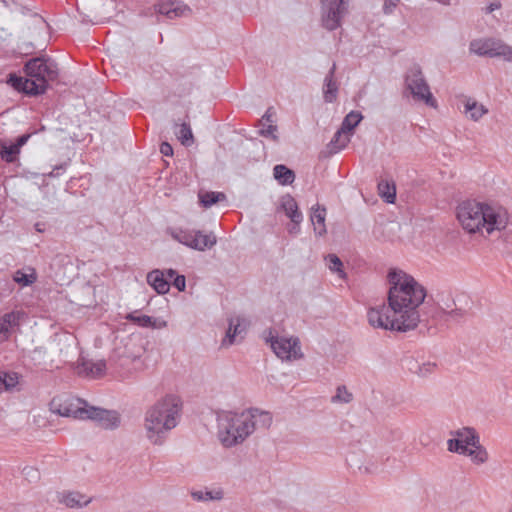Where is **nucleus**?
Segmentation results:
<instances>
[{
	"mask_svg": "<svg viewBox=\"0 0 512 512\" xmlns=\"http://www.w3.org/2000/svg\"><path fill=\"white\" fill-rule=\"evenodd\" d=\"M273 175L274 178L278 181V183L283 186L290 185L295 180L294 171L283 164H278L274 166Z\"/></svg>",
	"mask_w": 512,
	"mask_h": 512,
	"instance_id": "25",
	"label": "nucleus"
},
{
	"mask_svg": "<svg viewBox=\"0 0 512 512\" xmlns=\"http://www.w3.org/2000/svg\"><path fill=\"white\" fill-rule=\"evenodd\" d=\"M505 223L499 225L498 228H495V231L502 232L501 238L505 243L512 244V221L509 220V215L507 210L505 209Z\"/></svg>",
	"mask_w": 512,
	"mask_h": 512,
	"instance_id": "36",
	"label": "nucleus"
},
{
	"mask_svg": "<svg viewBox=\"0 0 512 512\" xmlns=\"http://www.w3.org/2000/svg\"><path fill=\"white\" fill-rule=\"evenodd\" d=\"M404 93H409L415 101L436 107V100L419 64H413L404 74Z\"/></svg>",
	"mask_w": 512,
	"mask_h": 512,
	"instance_id": "6",
	"label": "nucleus"
},
{
	"mask_svg": "<svg viewBox=\"0 0 512 512\" xmlns=\"http://www.w3.org/2000/svg\"><path fill=\"white\" fill-rule=\"evenodd\" d=\"M438 2L444 5H449V2L447 0H438Z\"/></svg>",
	"mask_w": 512,
	"mask_h": 512,
	"instance_id": "58",
	"label": "nucleus"
},
{
	"mask_svg": "<svg viewBox=\"0 0 512 512\" xmlns=\"http://www.w3.org/2000/svg\"><path fill=\"white\" fill-rule=\"evenodd\" d=\"M362 118L363 116L360 112L351 111L344 117L342 124L340 126L341 131H345L348 134L352 133V131L355 129L356 126H358Z\"/></svg>",
	"mask_w": 512,
	"mask_h": 512,
	"instance_id": "29",
	"label": "nucleus"
},
{
	"mask_svg": "<svg viewBox=\"0 0 512 512\" xmlns=\"http://www.w3.org/2000/svg\"><path fill=\"white\" fill-rule=\"evenodd\" d=\"M26 77L10 73L7 83L17 92L30 97L44 94L50 81L58 78V67L54 60L41 56L28 60L24 65Z\"/></svg>",
	"mask_w": 512,
	"mask_h": 512,
	"instance_id": "2",
	"label": "nucleus"
},
{
	"mask_svg": "<svg viewBox=\"0 0 512 512\" xmlns=\"http://www.w3.org/2000/svg\"><path fill=\"white\" fill-rule=\"evenodd\" d=\"M23 474L30 479H37L39 478V472L37 469L33 467H25L23 469Z\"/></svg>",
	"mask_w": 512,
	"mask_h": 512,
	"instance_id": "51",
	"label": "nucleus"
},
{
	"mask_svg": "<svg viewBox=\"0 0 512 512\" xmlns=\"http://www.w3.org/2000/svg\"><path fill=\"white\" fill-rule=\"evenodd\" d=\"M75 413L79 416V419L93 420L106 430H115L121 424V416L116 410L85 406L77 408Z\"/></svg>",
	"mask_w": 512,
	"mask_h": 512,
	"instance_id": "9",
	"label": "nucleus"
},
{
	"mask_svg": "<svg viewBox=\"0 0 512 512\" xmlns=\"http://www.w3.org/2000/svg\"><path fill=\"white\" fill-rule=\"evenodd\" d=\"M154 9L168 19L182 17L191 11L186 4L177 0H161L154 5Z\"/></svg>",
	"mask_w": 512,
	"mask_h": 512,
	"instance_id": "14",
	"label": "nucleus"
},
{
	"mask_svg": "<svg viewBox=\"0 0 512 512\" xmlns=\"http://www.w3.org/2000/svg\"><path fill=\"white\" fill-rule=\"evenodd\" d=\"M441 313H442V317L445 320L452 319L456 322H459L461 319H463L465 317L466 310L461 309V308H455L450 311L442 310Z\"/></svg>",
	"mask_w": 512,
	"mask_h": 512,
	"instance_id": "40",
	"label": "nucleus"
},
{
	"mask_svg": "<svg viewBox=\"0 0 512 512\" xmlns=\"http://www.w3.org/2000/svg\"><path fill=\"white\" fill-rule=\"evenodd\" d=\"M471 448H467L465 456H469L472 462L476 465L484 464L488 461V452L480 444V438L478 437V443L475 445H469Z\"/></svg>",
	"mask_w": 512,
	"mask_h": 512,
	"instance_id": "23",
	"label": "nucleus"
},
{
	"mask_svg": "<svg viewBox=\"0 0 512 512\" xmlns=\"http://www.w3.org/2000/svg\"><path fill=\"white\" fill-rule=\"evenodd\" d=\"M350 142V136L347 132L341 131L339 128L331 139L329 146L331 151L338 152L341 149H344L348 143Z\"/></svg>",
	"mask_w": 512,
	"mask_h": 512,
	"instance_id": "28",
	"label": "nucleus"
},
{
	"mask_svg": "<svg viewBox=\"0 0 512 512\" xmlns=\"http://www.w3.org/2000/svg\"><path fill=\"white\" fill-rule=\"evenodd\" d=\"M25 51V54H31L33 52L34 46L30 42L23 43V46L21 47Z\"/></svg>",
	"mask_w": 512,
	"mask_h": 512,
	"instance_id": "54",
	"label": "nucleus"
},
{
	"mask_svg": "<svg viewBox=\"0 0 512 512\" xmlns=\"http://www.w3.org/2000/svg\"><path fill=\"white\" fill-rule=\"evenodd\" d=\"M325 217H326V208L324 206H320L317 204L312 207L311 213V221L314 224V230L319 235L322 236L326 233L325 228Z\"/></svg>",
	"mask_w": 512,
	"mask_h": 512,
	"instance_id": "22",
	"label": "nucleus"
},
{
	"mask_svg": "<svg viewBox=\"0 0 512 512\" xmlns=\"http://www.w3.org/2000/svg\"><path fill=\"white\" fill-rule=\"evenodd\" d=\"M387 279L389 283L387 299L391 312L403 319L407 328L414 330L420 322L417 309L425 300V288L414 277L397 268L389 270Z\"/></svg>",
	"mask_w": 512,
	"mask_h": 512,
	"instance_id": "1",
	"label": "nucleus"
},
{
	"mask_svg": "<svg viewBox=\"0 0 512 512\" xmlns=\"http://www.w3.org/2000/svg\"><path fill=\"white\" fill-rule=\"evenodd\" d=\"M224 199H226V196L222 192L210 191V192H205V193L199 194V201H200L201 205L206 208L211 207L212 205H214L217 202L222 201Z\"/></svg>",
	"mask_w": 512,
	"mask_h": 512,
	"instance_id": "32",
	"label": "nucleus"
},
{
	"mask_svg": "<svg viewBox=\"0 0 512 512\" xmlns=\"http://www.w3.org/2000/svg\"><path fill=\"white\" fill-rule=\"evenodd\" d=\"M241 319L239 317L237 318H231L229 320V327L226 331V336L223 340V344L231 345L235 342V338L237 335H240L244 329L241 328L240 325Z\"/></svg>",
	"mask_w": 512,
	"mask_h": 512,
	"instance_id": "27",
	"label": "nucleus"
},
{
	"mask_svg": "<svg viewBox=\"0 0 512 512\" xmlns=\"http://www.w3.org/2000/svg\"><path fill=\"white\" fill-rule=\"evenodd\" d=\"M19 383V375L16 372H5L0 376V393L13 390Z\"/></svg>",
	"mask_w": 512,
	"mask_h": 512,
	"instance_id": "30",
	"label": "nucleus"
},
{
	"mask_svg": "<svg viewBox=\"0 0 512 512\" xmlns=\"http://www.w3.org/2000/svg\"><path fill=\"white\" fill-rule=\"evenodd\" d=\"M249 413L251 416V423L253 425V432L257 428H269L272 423V415L267 411H261L257 408H250L243 411Z\"/></svg>",
	"mask_w": 512,
	"mask_h": 512,
	"instance_id": "20",
	"label": "nucleus"
},
{
	"mask_svg": "<svg viewBox=\"0 0 512 512\" xmlns=\"http://www.w3.org/2000/svg\"><path fill=\"white\" fill-rule=\"evenodd\" d=\"M13 279L16 283L22 286H29L35 282L36 276L34 274H26L21 270H17Z\"/></svg>",
	"mask_w": 512,
	"mask_h": 512,
	"instance_id": "39",
	"label": "nucleus"
},
{
	"mask_svg": "<svg viewBox=\"0 0 512 512\" xmlns=\"http://www.w3.org/2000/svg\"><path fill=\"white\" fill-rule=\"evenodd\" d=\"M478 443V434L476 431H472L471 435L465 437V439L452 438L447 441V449L451 453H458L465 455L469 445H475Z\"/></svg>",
	"mask_w": 512,
	"mask_h": 512,
	"instance_id": "17",
	"label": "nucleus"
},
{
	"mask_svg": "<svg viewBox=\"0 0 512 512\" xmlns=\"http://www.w3.org/2000/svg\"><path fill=\"white\" fill-rule=\"evenodd\" d=\"M67 163H62L55 166L51 172L47 174L48 177H59L66 169Z\"/></svg>",
	"mask_w": 512,
	"mask_h": 512,
	"instance_id": "49",
	"label": "nucleus"
},
{
	"mask_svg": "<svg viewBox=\"0 0 512 512\" xmlns=\"http://www.w3.org/2000/svg\"><path fill=\"white\" fill-rule=\"evenodd\" d=\"M181 411L180 399L166 395L145 412L144 429L147 439L154 445H162L167 433L174 429Z\"/></svg>",
	"mask_w": 512,
	"mask_h": 512,
	"instance_id": "3",
	"label": "nucleus"
},
{
	"mask_svg": "<svg viewBox=\"0 0 512 512\" xmlns=\"http://www.w3.org/2000/svg\"><path fill=\"white\" fill-rule=\"evenodd\" d=\"M191 496L196 501H211L221 500L223 498V491L218 490H206V491H193Z\"/></svg>",
	"mask_w": 512,
	"mask_h": 512,
	"instance_id": "31",
	"label": "nucleus"
},
{
	"mask_svg": "<svg viewBox=\"0 0 512 512\" xmlns=\"http://www.w3.org/2000/svg\"><path fill=\"white\" fill-rule=\"evenodd\" d=\"M263 337L266 343L270 344L276 356L282 360H297L303 357L300 341L296 338H285L274 335L272 329L265 330Z\"/></svg>",
	"mask_w": 512,
	"mask_h": 512,
	"instance_id": "7",
	"label": "nucleus"
},
{
	"mask_svg": "<svg viewBox=\"0 0 512 512\" xmlns=\"http://www.w3.org/2000/svg\"><path fill=\"white\" fill-rule=\"evenodd\" d=\"M400 0H385L383 11L385 14H391Z\"/></svg>",
	"mask_w": 512,
	"mask_h": 512,
	"instance_id": "48",
	"label": "nucleus"
},
{
	"mask_svg": "<svg viewBox=\"0 0 512 512\" xmlns=\"http://www.w3.org/2000/svg\"><path fill=\"white\" fill-rule=\"evenodd\" d=\"M126 319L141 327H155V319L148 315L136 316L133 313H129Z\"/></svg>",
	"mask_w": 512,
	"mask_h": 512,
	"instance_id": "37",
	"label": "nucleus"
},
{
	"mask_svg": "<svg viewBox=\"0 0 512 512\" xmlns=\"http://www.w3.org/2000/svg\"><path fill=\"white\" fill-rule=\"evenodd\" d=\"M30 134L20 135L15 142H13L20 150L27 143L30 138Z\"/></svg>",
	"mask_w": 512,
	"mask_h": 512,
	"instance_id": "53",
	"label": "nucleus"
},
{
	"mask_svg": "<svg viewBox=\"0 0 512 512\" xmlns=\"http://www.w3.org/2000/svg\"><path fill=\"white\" fill-rule=\"evenodd\" d=\"M218 438L221 444L230 448L242 443L253 433L251 416L243 411H223L218 415Z\"/></svg>",
	"mask_w": 512,
	"mask_h": 512,
	"instance_id": "5",
	"label": "nucleus"
},
{
	"mask_svg": "<svg viewBox=\"0 0 512 512\" xmlns=\"http://www.w3.org/2000/svg\"><path fill=\"white\" fill-rule=\"evenodd\" d=\"M77 409H71L69 406H62L60 405V407L57 409V413L61 416H64V417H74V418H79V416L75 413Z\"/></svg>",
	"mask_w": 512,
	"mask_h": 512,
	"instance_id": "46",
	"label": "nucleus"
},
{
	"mask_svg": "<svg viewBox=\"0 0 512 512\" xmlns=\"http://www.w3.org/2000/svg\"><path fill=\"white\" fill-rule=\"evenodd\" d=\"M456 216L468 233L484 231L490 235L505 223V208L491 206L476 200H466L457 206Z\"/></svg>",
	"mask_w": 512,
	"mask_h": 512,
	"instance_id": "4",
	"label": "nucleus"
},
{
	"mask_svg": "<svg viewBox=\"0 0 512 512\" xmlns=\"http://www.w3.org/2000/svg\"><path fill=\"white\" fill-rule=\"evenodd\" d=\"M416 366L417 369L414 370V372L420 377H427L428 375L432 374L437 367V365L432 362H426L421 365L416 364Z\"/></svg>",
	"mask_w": 512,
	"mask_h": 512,
	"instance_id": "41",
	"label": "nucleus"
},
{
	"mask_svg": "<svg viewBox=\"0 0 512 512\" xmlns=\"http://www.w3.org/2000/svg\"><path fill=\"white\" fill-rule=\"evenodd\" d=\"M281 207L284 210L287 217L290 218L292 223L299 225L303 220V215L299 211L298 204L294 197L290 194H286L281 199Z\"/></svg>",
	"mask_w": 512,
	"mask_h": 512,
	"instance_id": "18",
	"label": "nucleus"
},
{
	"mask_svg": "<svg viewBox=\"0 0 512 512\" xmlns=\"http://www.w3.org/2000/svg\"><path fill=\"white\" fill-rule=\"evenodd\" d=\"M160 152L164 156H172L173 155V148L168 142H162L160 145Z\"/></svg>",
	"mask_w": 512,
	"mask_h": 512,
	"instance_id": "52",
	"label": "nucleus"
},
{
	"mask_svg": "<svg viewBox=\"0 0 512 512\" xmlns=\"http://www.w3.org/2000/svg\"><path fill=\"white\" fill-rule=\"evenodd\" d=\"M172 285L180 292L185 291L186 288V279L184 275L177 274L173 279Z\"/></svg>",
	"mask_w": 512,
	"mask_h": 512,
	"instance_id": "44",
	"label": "nucleus"
},
{
	"mask_svg": "<svg viewBox=\"0 0 512 512\" xmlns=\"http://www.w3.org/2000/svg\"><path fill=\"white\" fill-rule=\"evenodd\" d=\"M21 316L22 313L19 311H12L4 314L0 318V334H3L7 339L10 330L19 326Z\"/></svg>",
	"mask_w": 512,
	"mask_h": 512,
	"instance_id": "21",
	"label": "nucleus"
},
{
	"mask_svg": "<svg viewBox=\"0 0 512 512\" xmlns=\"http://www.w3.org/2000/svg\"><path fill=\"white\" fill-rule=\"evenodd\" d=\"M347 12V0H321L322 26L329 31L336 30L341 26L342 19Z\"/></svg>",
	"mask_w": 512,
	"mask_h": 512,
	"instance_id": "10",
	"label": "nucleus"
},
{
	"mask_svg": "<svg viewBox=\"0 0 512 512\" xmlns=\"http://www.w3.org/2000/svg\"><path fill=\"white\" fill-rule=\"evenodd\" d=\"M58 500L68 508H82L91 502V498L76 491H64L58 494Z\"/></svg>",
	"mask_w": 512,
	"mask_h": 512,
	"instance_id": "15",
	"label": "nucleus"
},
{
	"mask_svg": "<svg viewBox=\"0 0 512 512\" xmlns=\"http://www.w3.org/2000/svg\"><path fill=\"white\" fill-rule=\"evenodd\" d=\"M353 399L352 394L342 385L337 388L336 394L332 397V402L349 403Z\"/></svg>",
	"mask_w": 512,
	"mask_h": 512,
	"instance_id": "38",
	"label": "nucleus"
},
{
	"mask_svg": "<svg viewBox=\"0 0 512 512\" xmlns=\"http://www.w3.org/2000/svg\"><path fill=\"white\" fill-rule=\"evenodd\" d=\"M465 112L469 113V117L473 121H478L483 115H485L488 110L477 101L472 99H467L465 104Z\"/></svg>",
	"mask_w": 512,
	"mask_h": 512,
	"instance_id": "26",
	"label": "nucleus"
},
{
	"mask_svg": "<svg viewBox=\"0 0 512 512\" xmlns=\"http://www.w3.org/2000/svg\"><path fill=\"white\" fill-rule=\"evenodd\" d=\"M106 372V362L105 360H98L94 362L93 360L86 359L84 357H80L76 366V373L79 376L96 379L104 376Z\"/></svg>",
	"mask_w": 512,
	"mask_h": 512,
	"instance_id": "13",
	"label": "nucleus"
},
{
	"mask_svg": "<svg viewBox=\"0 0 512 512\" xmlns=\"http://www.w3.org/2000/svg\"><path fill=\"white\" fill-rule=\"evenodd\" d=\"M277 131V126L273 124H269L266 128L263 126L259 130V134L263 137H270L272 140L277 142L279 140V137L275 134Z\"/></svg>",
	"mask_w": 512,
	"mask_h": 512,
	"instance_id": "42",
	"label": "nucleus"
},
{
	"mask_svg": "<svg viewBox=\"0 0 512 512\" xmlns=\"http://www.w3.org/2000/svg\"><path fill=\"white\" fill-rule=\"evenodd\" d=\"M163 272H165V278L168 280V279H174L177 275V272L174 270V269H166V270H162Z\"/></svg>",
	"mask_w": 512,
	"mask_h": 512,
	"instance_id": "55",
	"label": "nucleus"
},
{
	"mask_svg": "<svg viewBox=\"0 0 512 512\" xmlns=\"http://www.w3.org/2000/svg\"><path fill=\"white\" fill-rule=\"evenodd\" d=\"M373 236L377 240H384V226L382 224H376L373 228Z\"/></svg>",
	"mask_w": 512,
	"mask_h": 512,
	"instance_id": "50",
	"label": "nucleus"
},
{
	"mask_svg": "<svg viewBox=\"0 0 512 512\" xmlns=\"http://www.w3.org/2000/svg\"><path fill=\"white\" fill-rule=\"evenodd\" d=\"M20 154V149L13 143L0 140V158L6 163H14Z\"/></svg>",
	"mask_w": 512,
	"mask_h": 512,
	"instance_id": "24",
	"label": "nucleus"
},
{
	"mask_svg": "<svg viewBox=\"0 0 512 512\" xmlns=\"http://www.w3.org/2000/svg\"><path fill=\"white\" fill-rule=\"evenodd\" d=\"M176 134L183 145L189 146L193 142V134L189 122H182Z\"/></svg>",
	"mask_w": 512,
	"mask_h": 512,
	"instance_id": "35",
	"label": "nucleus"
},
{
	"mask_svg": "<svg viewBox=\"0 0 512 512\" xmlns=\"http://www.w3.org/2000/svg\"><path fill=\"white\" fill-rule=\"evenodd\" d=\"M273 116H274V111H273V108L270 107L266 110L265 114L262 116V118L260 119V124L262 126H265L266 123H272L273 122Z\"/></svg>",
	"mask_w": 512,
	"mask_h": 512,
	"instance_id": "47",
	"label": "nucleus"
},
{
	"mask_svg": "<svg viewBox=\"0 0 512 512\" xmlns=\"http://www.w3.org/2000/svg\"><path fill=\"white\" fill-rule=\"evenodd\" d=\"M335 71L336 64L333 63L332 67L330 68L328 74L324 79L323 97L325 102L327 103H332L337 97L338 84L334 79Z\"/></svg>",
	"mask_w": 512,
	"mask_h": 512,
	"instance_id": "19",
	"label": "nucleus"
},
{
	"mask_svg": "<svg viewBox=\"0 0 512 512\" xmlns=\"http://www.w3.org/2000/svg\"><path fill=\"white\" fill-rule=\"evenodd\" d=\"M367 319L369 324L374 328H382L385 330L407 332L410 331L406 327L405 321L397 317L391 309L384 304L377 308H370L367 312Z\"/></svg>",
	"mask_w": 512,
	"mask_h": 512,
	"instance_id": "8",
	"label": "nucleus"
},
{
	"mask_svg": "<svg viewBox=\"0 0 512 512\" xmlns=\"http://www.w3.org/2000/svg\"><path fill=\"white\" fill-rule=\"evenodd\" d=\"M378 189L380 192L381 197L387 202V203H394L396 199V188L394 184H389L388 182H380L378 184Z\"/></svg>",
	"mask_w": 512,
	"mask_h": 512,
	"instance_id": "33",
	"label": "nucleus"
},
{
	"mask_svg": "<svg viewBox=\"0 0 512 512\" xmlns=\"http://www.w3.org/2000/svg\"><path fill=\"white\" fill-rule=\"evenodd\" d=\"M147 283L158 293L166 294L171 283L165 278V272L154 269L147 274Z\"/></svg>",
	"mask_w": 512,
	"mask_h": 512,
	"instance_id": "16",
	"label": "nucleus"
},
{
	"mask_svg": "<svg viewBox=\"0 0 512 512\" xmlns=\"http://www.w3.org/2000/svg\"><path fill=\"white\" fill-rule=\"evenodd\" d=\"M45 354L46 350L44 347H36L31 352V359L40 364Z\"/></svg>",
	"mask_w": 512,
	"mask_h": 512,
	"instance_id": "45",
	"label": "nucleus"
},
{
	"mask_svg": "<svg viewBox=\"0 0 512 512\" xmlns=\"http://www.w3.org/2000/svg\"><path fill=\"white\" fill-rule=\"evenodd\" d=\"M472 431H475V429L471 427H464L462 429L451 431L450 433L455 436L456 439H465V437L472 434Z\"/></svg>",
	"mask_w": 512,
	"mask_h": 512,
	"instance_id": "43",
	"label": "nucleus"
},
{
	"mask_svg": "<svg viewBox=\"0 0 512 512\" xmlns=\"http://www.w3.org/2000/svg\"><path fill=\"white\" fill-rule=\"evenodd\" d=\"M509 512H512V510H511V511H509Z\"/></svg>",
	"mask_w": 512,
	"mask_h": 512,
	"instance_id": "59",
	"label": "nucleus"
},
{
	"mask_svg": "<svg viewBox=\"0 0 512 512\" xmlns=\"http://www.w3.org/2000/svg\"><path fill=\"white\" fill-rule=\"evenodd\" d=\"M470 52L490 58L503 57L512 61V47L495 39H477L470 42Z\"/></svg>",
	"mask_w": 512,
	"mask_h": 512,
	"instance_id": "12",
	"label": "nucleus"
},
{
	"mask_svg": "<svg viewBox=\"0 0 512 512\" xmlns=\"http://www.w3.org/2000/svg\"><path fill=\"white\" fill-rule=\"evenodd\" d=\"M172 236L179 243L186 245L197 251L211 249L217 243V238L213 232L203 233L200 230H178L172 233Z\"/></svg>",
	"mask_w": 512,
	"mask_h": 512,
	"instance_id": "11",
	"label": "nucleus"
},
{
	"mask_svg": "<svg viewBox=\"0 0 512 512\" xmlns=\"http://www.w3.org/2000/svg\"><path fill=\"white\" fill-rule=\"evenodd\" d=\"M500 7H501L500 3H498V2H493V3H491V4L487 7L486 12H487V13H491V12H493L494 10L499 9Z\"/></svg>",
	"mask_w": 512,
	"mask_h": 512,
	"instance_id": "56",
	"label": "nucleus"
},
{
	"mask_svg": "<svg viewBox=\"0 0 512 512\" xmlns=\"http://www.w3.org/2000/svg\"><path fill=\"white\" fill-rule=\"evenodd\" d=\"M300 231L299 225L293 223L292 227L289 229L290 233H298Z\"/></svg>",
	"mask_w": 512,
	"mask_h": 512,
	"instance_id": "57",
	"label": "nucleus"
},
{
	"mask_svg": "<svg viewBox=\"0 0 512 512\" xmlns=\"http://www.w3.org/2000/svg\"><path fill=\"white\" fill-rule=\"evenodd\" d=\"M325 260L332 272L337 273L338 276L342 279L346 277V273L343 270V263L336 254H328Z\"/></svg>",
	"mask_w": 512,
	"mask_h": 512,
	"instance_id": "34",
	"label": "nucleus"
}]
</instances>
